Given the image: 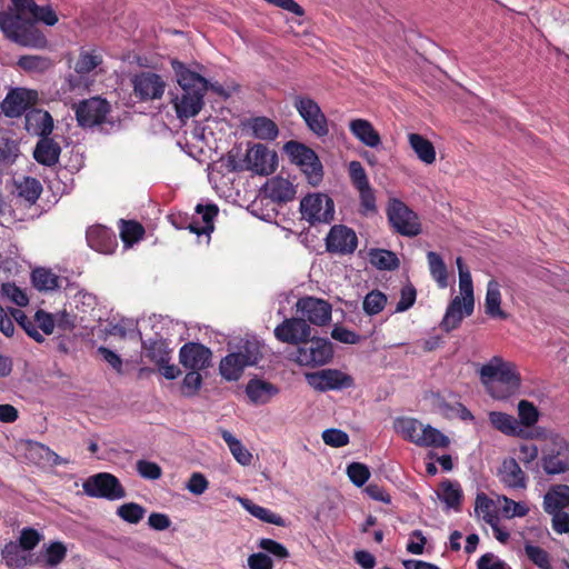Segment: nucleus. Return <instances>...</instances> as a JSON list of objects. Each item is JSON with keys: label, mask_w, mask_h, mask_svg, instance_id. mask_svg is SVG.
<instances>
[{"label": "nucleus", "mask_w": 569, "mask_h": 569, "mask_svg": "<svg viewBox=\"0 0 569 569\" xmlns=\"http://www.w3.org/2000/svg\"><path fill=\"white\" fill-rule=\"evenodd\" d=\"M32 286L39 291H53L60 288V277L47 268H36L31 272Z\"/></svg>", "instance_id": "4c0bfd02"}, {"label": "nucleus", "mask_w": 569, "mask_h": 569, "mask_svg": "<svg viewBox=\"0 0 569 569\" xmlns=\"http://www.w3.org/2000/svg\"><path fill=\"white\" fill-rule=\"evenodd\" d=\"M10 7L0 11V30L4 38L11 42L22 41L29 39L40 38V34L33 30L32 23L27 20L30 17L33 8H36L34 0H11Z\"/></svg>", "instance_id": "7ed1b4c3"}, {"label": "nucleus", "mask_w": 569, "mask_h": 569, "mask_svg": "<svg viewBox=\"0 0 569 569\" xmlns=\"http://www.w3.org/2000/svg\"><path fill=\"white\" fill-rule=\"evenodd\" d=\"M1 557L10 569L23 568L33 565V556L24 553V550L14 541H9L1 550Z\"/></svg>", "instance_id": "7c9ffc66"}, {"label": "nucleus", "mask_w": 569, "mask_h": 569, "mask_svg": "<svg viewBox=\"0 0 569 569\" xmlns=\"http://www.w3.org/2000/svg\"><path fill=\"white\" fill-rule=\"evenodd\" d=\"M61 147L51 136L39 138L33 149V159L41 166L53 167L59 162Z\"/></svg>", "instance_id": "412c9836"}, {"label": "nucleus", "mask_w": 569, "mask_h": 569, "mask_svg": "<svg viewBox=\"0 0 569 569\" xmlns=\"http://www.w3.org/2000/svg\"><path fill=\"white\" fill-rule=\"evenodd\" d=\"M37 91L26 88H16L8 92L2 101V112L8 118H18L31 109L30 106L37 99Z\"/></svg>", "instance_id": "dca6fc26"}, {"label": "nucleus", "mask_w": 569, "mask_h": 569, "mask_svg": "<svg viewBox=\"0 0 569 569\" xmlns=\"http://www.w3.org/2000/svg\"><path fill=\"white\" fill-rule=\"evenodd\" d=\"M518 416H519V426L522 425L527 428L532 427L539 420V411L537 407L528 401L520 400L518 403Z\"/></svg>", "instance_id": "6e6d98bb"}, {"label": "nucleus", "mask_w": 569, "mask_h": 569, "mask_svg": "<svg viewBox=\"0 0 569 569\" xmlns=\"http://www.w3.org/2000/svg\"><path fill=\"white\" fill-rule=\"evenodd\" d=\"M498 476L508 488L522 489L527 486V476L513 458H506L502 461Z\"/></svg>", "instance_id": "4be33fe9"}, {"label": "nucleus", "mask_w": 569, "mask_h": 569, "mask_svg": "<svg viewBox=\"0 0 569 569\" xmlns=\"http://www.w3.org/2000/svg\"><path fill=\"white\" fill-rule=\"evenodd\" d=\"M67 547L61 541H53L43 546L42 551L33 558V565L42 568H53L60 565L67 557Z\"/></svg>", "instance_id": "393cba45"}, {"label": "nucleus", "mask_w": 569, "mask_h": 569, "mask_svg": "<svg viewBox=\"0 0 569 569\" xmlns=\"http://www.w3.org/2000/svg\"><path fill=\"white\" fill-rule=\"evenodd\" d=\"M311 336V328L303 318H288L274 328V337L284 343L299 346Z\"/></svg>", "instance_id": "f3484780"}, {"label": "nucleus", "mask_w": 569, "mask_h": 569, "mask_svg": "<svg viewBox=\"0 0 569 569\" xmlns=\"http://www.w3.org/2000/svg\"><path fill=\"white\" fill-rule=\"evenodd\" d=\"M425 426L415 419L409 417L397 418L395 420V429L399 432L406 440L418 446L420 439V435L422 432Z\"/></svg>", "instance_id": "a19ab883"}, {"label": "nucleus", "mask_w": 569, "mask_h": 569, "mask_svg": "<svg viewBox=\"0 0 569 569\" xmlns=\"http://www.w3.org/2000/svg\"><path fill=\"white\" fill-rule=\"evenodd\" d=\"M480 381L487 393L496 400H507L520 391L521 375L511 361L499 356L492 357L479 369Z\"/></svg>", "instance_id": "f03ea898"}, {"label": "nucleus", "mask_w": 569, "mask_h": 569, "mask_svg": "<svg viewBox=\"0 0 569 569\" xmlns=\"http://www.w3.org/2000/svg\"><path fill=\"white\" fill-rule=\"evenodd\" d=\"M465 316L466 313L463 311L461 297L457 296L447 307L446 313L440 323V328L446 332H450L460 326Z\"/></svg>", "instance_id": "c9c22d12"}, {"label": "nucleus", "mask_w": 569, "mask_h": 569, "mask_svg": "<svg viewBox=\"0 0 569 569\" xmlns=\"http://www.w3.org/2000/svg\"><path fill=\"white\" fill-rule=\"evenodd\" d=\"M240 502L241 506L257 519L279 527L286 526L284 519L281 516L272 512L270 509L259 506L248 498L240 499Z\"/></svg>", "instance_id": "58836bf2"}, {"label": "nucleus", "mask_w": 569, "mask_h": 569, "mask_svg": "<svg viewBox=\"0 0 569 569\" xmlns=\"http://www.w3.org/2000/svg\"><path fill=\"white\" fill-rule=\"evenodd\" d=\"M569 507V486L552 485L543 497V510L552 515L561 513Z\"/></svg>", "instance_id": "5701e85b"}, {"label": "nucleus", "mask_w": 569, "mask_h": 569, "mask_svg": "<svg viewBox=\"0 0 569 569\" xmlns=\"http://www.w3.org/2000/svg\"><path fill=\"white\" fill-rule=\"evenodd\" d=\"M41 539L42 535L38 530L27 527L21 530L18 543L22 550L31 551L39 545Z\"/></svg>", "instance_id": "e2e57ef3"}, {"label": "nucleus", "mask_w": 569, "mask_h": 569, "mask_svg": "<svg viewBox=\"0 0 569 569\" xmlns=\"http://www.w3.org/2000/svg\"><path fill=\"white\" fill-rule=\"evenodd\" d=\"M489 422L496 430L510 437H522L523 430L519 426L518 420L502 411H490L488 413Z\"/></svg>", "instance_id": "c756f323"}, {"label": "nucleus", "mask_w": 569, "mask_h": 569, "mask_svg": "<svg viewBox=\"0 0 569 569\" xmlns=\"http://www.w3.org/2000/svg\"><path fill=\"white\" fill-rule=\"evenodd\" d=\"M136 467L138 473L144 479L157 480L162 476V469L156 462L141 459L137 461Z\"/></svg>", "instance_id": "774afa93"}, {"label": "nucleus", "mask_w": 569, "mask_h": 569, "mask_svg": "<svg viewBox=\"0 0 569 569\" xmlns=\"http://www.w3.org/2000/svg\"><path fill=\"white\" fill-rule=\"evenodd\" d=\"M293 104L310 131L318 137H325L329 133L328 120L313 99L296 96Z\"/></svg>", "instance_id": "9d476101"}, {"label": "nucleus", "mask_w": 569, "mask_h": 569, "mask_svg": "<svg viewBox=\"0 0 569 569\" xmlns=\"http://www.w3.org/2000/svg\"><path fill=\"white\" fill-rule=\"evenodd\" d=\"M1 292L4 297L9 298L12 302H14L19 307H24L28 305L29 299L24 291H22L14 283H3L1 287Z\"/></svg>", "instance_id": "338daca9"}, {"label": "nucleus", "mask_w": 569, "mask_h": 569, "mask_svg": "<svg viewBox=\"0 0 569 569\" xmlns=\"http://www.w3.org/2000/svg\"><path fill=\"white\" fill-rule=\"evenodd\" d=\"M525 552L528 559L540 569H551L549 553L539 546L525 545Z\"/></svg>", "instance_id": "4d7b16f0"}, {"label": "nucleus", "mask_w": 569, "mask_h": 569, "mask_svg": "<svg viewBox=\"0 0 569 569\" xmlns=\"http://www.w3.org/2000/svg\"><path fill=\"white\" fill-rule=\"evenodd\" d=\"M176 80L180 86L181 96H173V103L177 117L180 120L197 116L203 107V98L208 90L227 100L230 93L218 82L210 83L198 71L191 70L186 63L178 59L170 60Z\"/></svg>", "instance_id": "f257e3e1"}, {"label": "nucleus", "mask_w": 569, "mask_h": 569, "mask_svg": "<svg viewBox=\"0 0 569 569\" xmlns=\"http://www.w3.org/2000/svg\"><path fill=\"white\" fill-rule=\"evenodd\" d=\"M229 172H242L247 168V151H242L241 143H236L226 154L221 158Z\"/></svg>", "instance_id": "8fccbe9b"}, {"label": "nucleus", "mask_w": 569, "mask_h": 569, "mask_svg": "<svg viewBox=\"0 0 569 569\" xmlns=\"http://www.w3.org/2000/svg\"><path fill=\"white\" fill-rule=\"evenodd\" d=\"M418 440L419 447L447 448L450 445L449 438L430 425L423 427Z\"/></svg>", "instance_id": "09e8293b"}, {"label": "nucleus", "mask_w": 569, "mask_h": 569, "mask_svg": "<svg viewBox=\"0 0 569 569\" xmlns=\"http://www.w3.org/2000/svg\"><path fill=\"white\" fill-rule=\"evenodd\" d=\"M283 152L291 163L300 168L312 186H318L323 179V167L318 154L302 142L290 140L283 144Z\"/></svg>", "instance_id": "39448f33"}, {"label": "nucleus", "mask_w": 569, "mask_h": 569, "mask_svg": "<svg viewBox=\"0 0 569 569\" xmlns=\"http://www.w3.org/2000/svg\"><path fill=\"white\" fill-rule=\"evenodd\" d=\"M347 475L355 486L362 487L368 481L370 471L366 465L352 462L347 467Z\"/></svg>", "instance_id": "680f3d73"}, {"label": "nucleus", "mask_w": 569, "mask_h": 569, "mask_svg": "<svg viewBox=\"0 0 569 569\" xmlns=\"http://www.w3.org/2000/svg\"><path fill=\"white\" fill-rule=\"evenodd\" d=\"M144 356L156 365H162L169 361V351L162 339L149 340L143 342Z\"/></svg>", "instance_id": "603ef678"}, {"label": "nucleus", "mask_w": 569, "mask_h": 569, "mask_svg": "<svg viewBox=\"0 0 569 569\" xmlns=\"http://www.w3.org/2000/svg\"><path fill=\"white\" fill-rule=\"evenodd\" d=\"M541 467L549 476L569 471V440L562 436H551L542 450Z\"/></svg>", "instance_id": "0eeeda50"}, {"label": "nucleus", "mask_w": 569, "mask_h": 569, "mask_svg": "<svg viewBox=\"0 0 569 569\" xmlns=\"http://www.w3.org/2000/svg\"><path fill=\"white\" fill-rule=\"evenodd\" d=\"M143 226L136 220H120V238L126 247H131L144 236Z\"/></svg>", "instance_id": "37998d69"}, {"label": "nucleus", "mask_w": 569, "mask_h": 569, "mask_svg": "<svg viewBox=\"0 0 569 569\" xmlns=\"http://www.w3.org/2000/svg\"><path fill=\"white\" fill-rule=\"evenodd\" d=\"M322 440L327 446L340 448L349 443V436L340 429L330 428L322 432Z\"/></svg>", "instance_id": "69168bd1"}, {"label": "nucleus", "mask_w": 569, "mask_h": 569, "mask_svg": "<svg viewBox=\"0 0 569 569\" xmlns=\"http://www.w3.org/2000/svg\"><path fill=\"white\" fill-rule=\"evenodd\" d=\"M73 109L77 122L83 129L100 127L102 131L109 132L120 124V122L109 118L111 104L101 97L83 99L79 103L73 104Z\"/></svg>", "instance_id": "20e7f679"}, {"label": "nucleus", "mask_w": 569, "mask_h": 569, "mask_svg": "<svg viewBox=\"0 0 569 569\" xmlns=\"http://www.w3.org/2000/svg\"><path fill=\"white\" fill-rule=\"evenodd\" d=\"M216 216H191V219L187 221V227L190 232L197 236H210L213 231V218Z\"/></svg>", "instance_id": "864d4df0"}, {"label": "nucleus", "mask_w": 569, "mask_h": 569, "mask_svg": "<svg viewBox=\"0 0 569 569\" xmlns=\"http://www.w3.org/2000/svg\"><path fill=\"white\" fill-rule=\"evenodd\" d=\"M222 439L228 445L234 459L242 466H248L252 461L250 451L238 440L231 432L223 430L221 433Z\"/></svg>", "instance_id": "de8ad7c7"}, {"label": "nucleus", "mask_w": 569, "mask_h": 569, "mask_svg": "<svg viewBox=\"0 0 569 569\" xmlns=\"http://www.w3.org/2000/svg\"><path fill=\"white\" fill-rule=\"evenodd\" d=\"M456 263L459 270V288L462 295L461 300L463 303V311L468 317L473 312L475 308L472 279L469 270L466 269L461 257L456 259Z\"/></svg>", "instance_id": "cd10ccee"}, {"label": "nucleus", "mask_w": 569, "mask_h": 569, "mask_svg": "<svg viewBox=\"0 0 569 569\" xmlns=\"http://www.w3.org/2000/svg\"><path fill=\"white\" fill-rule=\"evenodd\" d=\"M278 169V154L274 150L269 149L262 143H248L247 149V168L261 177H268Z\"/></svg>", "instance_id": "1a4fd4ad"}, {"label": "nucleus", "mask_w": 569, "mask_h": 569, "mask_svg": "<svg viewBox=\"0 0 569 569\" xmlns=\"http://www.w3.org/2000/svg\"><path fill=\"white\" fill-rule=\"evenodd\" d=\"M133 96L139 101L161 99L167 83L162 77L152 71H141L131 78Z\"/></svg>", "instance_id": "9b49d317"}, {"label": "nucleus", "mask_w": 569, "mask_h": 569, "mask_svg": "<svg viewBox=\"0 0 569 569\" xmlns=\"http://www.w3.org/2000/svg\"><path fill=\"white\" fill-rule=\"evenodd\" d=\"M27 20H29L32 23L33 30H36L37 33L40 34V38L36 39V42H30L29 39H26L22 41H13V43L30 49H47L49 46V41L43 31L38 27V22H43L46 26L49 27L54 26L58 22V16L54 12V10L50 6L36 4V8H33V11L31 12L30 17H28ZM32 41L34 40L32 39Z\"/></svg>", "instance_id": "f8f14e48"}, {"label": "nucleus", "mask_w": 569, "mask_h": 569, "mask_svg": "<svg viewBox=\"0 0 569 569\" xmlns=\"http://www.w3.org/2000/svg\"><path fill=\"white\" fill-rule=\"evenodd\" d=\"M368 259L379 270H396L400 264L397 254L387 249H370Z\"/></svg>", "instance_id": "79ce46f5"}, {"label": "nucleus", "mask_w": 569, "mask_h": 569, "mask_svg": "<svg viewBox=\"0 0 569 569\" xmlns=\"http://www.w3.org/2000/svg\"><path fill=\"white\" fill-rule=\"evenodd\" d=\"M390 227L405 237H416L421 232L419 216H388Z\"/></svg>", "instance_id": "473e14b6"}, {"label": "nucleus", "mask_w": 569, "mask_h": 569, "mask_svg": "<svg viewBox=\"0 0 569 569\" xmlns=\"http://www.w3.org/2000/svg\"><path fill=\"white\" fill-rule=\"evenodd\" d=\"M333 357L332 343L327 338L309 337L297 348L293 360L303 367L327 365Z\"/></svg>", "instance_id": "423d86ee"}, {"label": "nucleus", "mask_w": 569, "mask_h": 569, "mask_svg": "<svg viewBox=\"0 0 569 569\" xmlns=\"http://www.w3.org/2000/svg\"><path fill=\"white\" fill-rule=\"evenodd\" d=\"M438 496L448 508L459 510L462 500V491L459 483L451 482L450 480H443L440 483V492Z\"/></svg>", "instance_id": "c03bdc74"}, {"label": "nucleus", "mask_w": 569, "mask_h": 569, "mask_svg": "<svg viewBox=\"0 0 569 569\" xmlns=\"http://www.w3.org/2000/svg\"><path fill=\"white\" fill-rule=\"evenodd\" d=\"M427 259L432 279L437 282L439 288H446L448 286V270L443 259L439 253L433 251L427 253Z\"/></svg>", "instance_id": "49530a36"}, {"label": "nucleus", "mask_w": 569, "mask_h": 569, "mask_svg": "<svg viewBox=\"0 0 569 569\" xmlns=\"http://www.w3.org/2000/svg\"><path fill=\"white\" fill-rule=\"evenodd\" d=\"M246 367H248V365L243 363L240 355L232 352L221 359L219 371L226 380L236 381L241 377Z\"/></svg>", "instance_id": "ea45409f"}, {"label": "nucleus", "mask_w": 569, "mask_h": 569, "mask_svg": "<svg viewBox=\"0 0 569 569\" xmlns=\"http://www.w3.org/2000/svg\"><path fill=\"white\" fill-rule=\"evenodd\" d=\"M501 305V292L499 283L495 280H490L487 287V293L485 299V311L486 315L493 319L506 320L509 315L503 311Z\"/></svg>", "instance_id": "2f4dec72"}, {"label": "nucleus", "mask_w": 569, "mask_h": 569, "mask_svg": "<svg viewBox=\"0 0 569 569\" xmlns=\"http://www.w3.org/2000/svg\"><path fill=\"white\" fill-rule=\"evenodd\" d=\"M42 191L41 183L32 177H26L18 186L19 196L33 203L40 197Z\"/></svg>", "instance_id": "13d9d810"}, {"label": "nucleus", "mask_w": 569, "mask_h": 569, "mask_svg": "<svg viewBox=\"0 0 569 569\" xmlns=\"http://www.w3.org/2000/svg\"><path fill=\"white\" fill-rule=\"evenodd\" d=\"M349 130L363 144L377 148L381 144V137L372 123L366 119H353L349 123Z\"/></svg>", "instance_id": "c85d7f7f"}, {"label": "nucleus", "mask_w": 569, "mask_h": 569, "mask_svg": "<svg viewBox=\"0 0 569 569\" xmlns=\"http://www.w3.org/2000/svg\"><path fill=\"white\" fill-rule=\"evenodd\" d=\"M254 138L259 140L273 141L279 134L277 123L267 117H254L248 122Z\"/></svg>", "instance_id": "72a5a7b5"}, {"label": "nucleus", "mask_w": 569, "mask_h": 569, "mask_svg": "<svg viewBox=\"0 0 569 569\" xmlns=\"http://www.w3.org/2000/svg\"><path fill=\"white\" fill-rule=\"evenodd\" d=\"M408 140L420 161L426 164H432L436 161V149L429 139L419 133H409Z\"/></svg>", "instance_id": "f704fd0d"}, {"label": "nucleus", "mask_w": 569, "mask_h": 569, "mask_svg": "<svg viewBox=\"0 0 569 569\" xmlns=\"http://www.w3.org/2000/svg\"><path fill=\"white\" fill-rule=\"evenodd\" d=\"M26 131L36 137L51 136L54 129V120L49 111L31 108L24 114Z\"/></svg>", "instance_id": "aec40b11"}, {"label": "nucleus", "mask_w": 569, "mask_h": 569, "mask_svg": "<svg viewBox=\"0 0 569 569\" xmlns=\"http://www.w3.org/2000/svg\"><path fill=\"white\" fill-rule=\"evenodd\" d=\"M82 487L84 493L93 498L118 500L127 495L119 479L109 472H99L89 477Z\"/></svg>", "instance_id": "6e6552de"}, {"label": "nucleus", "mask_w": 569, "mask_h": 569, "mask_svg": "<svg viewBox=\"0 0 569 569\" xmlns=\"http://www.w3.org/2000/svg\"><path fill=\"white\" fill-rule=\"evenodd\" d=\"M211 350L197 342L183 345L179 351L180 363L190 370H203L211 365Z\"/></svg>", "instance_id": "a211bd4d"}, {"label": "nucleus", "mask_w": 569, "mask_h": 569, "mask_svg": "<svg viewBox=\"0 0 569 569\" xmlns=\"http://www.w3.org/2000/svg\"><path fill=\"white\" fill-rule=\"evenodd\" d=\"M101 62L102 59L100 56L90 52H81L79 59L76 62L74 71L79 74H88Z\"/></svg>", "instance_id": "052dcab7"}, {"label": "nucleus", "mask_w": 569, "mask_h": 569, "mask_svg": "<svg viewBox=\"0 0 569 569\" xmlns=\"http://www.w3.org/2000/svg\"><path fill=\"white\" fill-rule=\"evenodd\" d=\"M146 513V509L136 502H127L117 509V515L128 523L136 525L140 522Z\"/></svg>", "instance_id": "5fc2aeb1"}, {"label": "nucleus", "mask_w": 569, "mask_h": 569, "mask_svg": "<svg viewBox=\"0 0 569 569\" xmlns=\"http://www.w3.org/2000/svg\"><path fill=\"white\" fill-rule=\"evenodd\" d=\"M200 370H190L183 378L182 381V393L187 397L194 396L202 385V377Z\"/></svg>", "instance_id": "0e129e2a"}, {"label": "nucleus", "mask_w": 569, "mask_h": 569, "mask_svg": "<svg viewBox=\"0 0 569 569\" xmlns=\"http://www.w3.org/2000/svg\"><path fill=\"white\" fill-rule=\"evenodd\" d=\"M310 387L318 391L341 390L352 387L351 376L337 369H322L306 375Z\"/></svg>", "instance_id": "ddd939ff"}, {"label": "nucleus", "mask_w": 569, "mask_h": 569, "mask_svg": "<svg viewBox=\"0 0 569 569\" xmlns=\"http://www.w3.org/2000/svg\"><path fill=\"white\" fill-rule=\"evenodd\" d=\"M296 307L302 318L312 325L325 326L331 320L332 307L323 299L306 296L298 299Z\"/></svg>", "instance_id": "4468645a"}, {"label": "nucleus", "mask_w": 569, "mask_h": 569, "mask_svg": "<svg viewBox=\"0 0 569 569\" xmlns=\"http://www.w3.org/2000/svg\"><path fill=\"white\" fill-rule=\"evenodd\" d=\"M387 303V297L379 290L370 291L363 299V310L373 316L381 312Z\"/></svg>", "instance_id": "bf43d9fd"}, {"label": "nucleus", "mask_w": 569, "mask_h": 569, "mask_svg": "<svg viewBox=\"0 0 569 569\" xmlns=\"http://www.w3.org/2000/svg\"><path fill=\"white\" fill-rule=\"evenodd\" d=\"M300 213H335V202L326 193H308L300 201Z\"/></svg>", "instance_id": "a878e982"}, {"label": "nucleus", "mask_w": 569, "mask_h": 569, "mask_svg": "<svg viewBox=\"0 0 569 569\" xmlns=\"http://www.w3.org/2000/svg\"><path fill=\"white\" fill-rule=\"evenodd\" d=\"M86 239L92 250L102 254H112L118 247L116 233L102 224L89 227L86 232Z\"/></svg>", "instance_id": "6ab92c4d"}, {"label": "nucleus", "mask_w": 569, "mask_h": 569, "mask_svg": "<svg viewBox=\"0 0 569 569\" xmlns=\"http://www.w3.org/2000/svg\"><path fill=\"white\" fill-rule=\"evenodd\" d=\"M268 197L278 203H287L295 199L296 188L288 180L282 177H274L264 186Z\"/></svg>", "instance_id": "bb28decb"}, {"label": "nucleus", "mask_w": 569, "mask_h": 569, "mask_svg": "<svg viewBox=\"0 0 569 569\" xmlns=\"http://www.w3.org/2000/svg\"><path fill=\"white\" fill-rule=\"evenodd\" d=\"M278 393L279 388L277 386L258 378L249 380L246 386V395L254 405H266Z\"/></svg>", "instance_id": "b1692460"}, {"label": "nucleus", "mask_w": 569, "mask_h": 569, "mask_svg": "<svg viewBox=\"0 0 569 569\" xmlns=\"http://www.w3.org/2000/svg\"><path fill=\"white\" fill-rule=\"evenodd\" d=\"M358 246L356 232L343 224L333 226L326 238L327 251L330 253L349 254Z\"/></svg>", "instance_id": "2eb2a0df"}, {"label": "nucleus", "mask_w": 569, "mask_h": 569, "mask_svg": "<svg viewBox=\"0 0 569 569\" xmlns=\"http://www.w3.org/2000/svg\"><path fill=\"white\" fill-rule=\"evenodd\" d=\"M21 154L19 141L9 137H0V168L16 163Z\"/></svg>", "instance_id": "a18cd8bd"}, {"label": "nucleus", "mask_w": 569, "mask_h": 569, "mask_svg": "<svg viewBox=\"0 0 569 569\" xmlns=\"http://www.w3.org/2000/svg\"><path fill=\"white\" fill-rule=\"evenodd\" d=\"M17 66L28 73H44L53 67V60L39 54H24L19 57Z\"/></svg>", "instance_id": "e433bc0d"}, {"label": "nucleus", "mask_w": 569, "mask_h": 569, "mask_svg": "<svg viewBox=\"0 0 569 569\" xmlns=\"http://www.w3.org/2000/svg\"><path fill=\"white\" fill-rule=\"evenodd\" d=\"M261 345L256 339H247L240 346L239 350L234 352L236 355H240L244 365L256 366L262 358Z\"/></svg>", "instance_id": "3c124183"}]
</instances>
